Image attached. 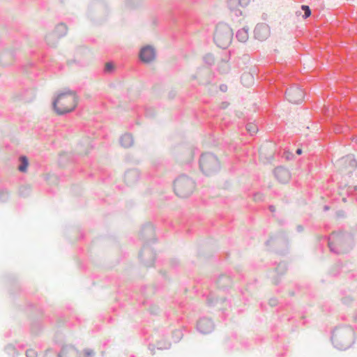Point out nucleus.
Wrapping results in <instances>:
<instances>
[{"label":"nucleus","mask_w":357,"mask_h":357,"mask_svg":"<svg viewBox=\"0 0 357 357\" xmlns=\"http://www.w3.org/2000/svg\"><path fill=\"white\" fill-rule=\"evenodd\" d=\"M76 96L73 93L60 94L54 102V107L58 114H62L70 112L76 106Z\"/></svg>","instance_id":"obj_1"},{"label":"nucleus","mask_w":357,"mask_h":357,"mask_svg":"<svg viewBox=\"0 0 357 357\" xmlns=\"http://www.w3.org/2000/svg\"><path fill=\"white\" fill-rule=\"evenodd\" d=\"M199 165L200 168L204 173H208L218 167V162L213 155L206 153L201 156Z\"/></svg>","instance_id":"obj_2"},{"label":"nucleus","mask_w":357,"mask_h":357,"mask_svg":"<svg viewBox=\"0 0 357 357\" xmlns=\"http://www.w3.org/2000/svg\"><path fill=\"white\" fill-rule=\"evenodd\" d=\"M286 98L289 102L298 104L304 98V91L299 87H291L286 91Z\"/></svg>","instance_id":"obj_3"},{"label":"nucleus","mask_w":357,"mask_h":357,"mask_svg":"<svg viewBox=\"0 0 357 357\" xmlns=\"http://www.w3.org/2000/svg\"><path fill=\"white\" fill-rule=\"evenodd\" d=\"M254 33L257 39L264 40L269 36L270 29L266 24H259L255 27Z\"/></svg>","instance_id":"obj_4"},{"label":"nucleus","mask_w":357,"mask_h":357,"mask_svg":"<svg viewBox=\"0 0 357 357\" xmlns=\"http://www.w3.org/2000/svg\"><path fill=\"white\" fill-rule=\"evenodd\" d=\"M139 56L142 61L150 62L155 58V51L151 47H144L141 50Z\"/></svg>","instance_id":"obj_5"},{"label":"nucleus","mask_w":357,"mask_h":357,"mask_svg":"<svg viewBox=\"0 0 357 357\" xmlns=\"http://www.w3.org/2000/svg\"><path fill=\"white\" fill-rule=\"evenodd\" d=\"M59 357H79L77 351L71 347H64L60 354H59Z\"/></svg>","instance_id":"obj_6"},{"label":"nucleus","mask_w":357,"mask_h":357,"mask_svg":"<svg viewBox=\"0 0 357 357\" xmlns=\"http://www.w3.org/2000/svg\"><path fill=\"white\" fill-rule=\"evenodd\" d=\"M275 175L277 178L281 182H285L289 178V172L281 167L276 168L275 170Z\"/></svg>","instance_id":"obj_7"},{"label":"nucleus","mask_w":357,"mask_h":357,"mask_svg":"<svg viewBox=\"0 0 357 357\" xmlns=\"http://www.w3.org/2000/svg\"><path fill=\"white\" fill-rule=\"evenodd\" d=\"M121 144L124 147H129L132 144V137L131 135L126 134L120 139Z\"/></svg>","instance_id":"obj_8"},{"label":"nucleus","mask_w":357,"mask_h":357,"mask_svg":"<svg viewBox=\"0 0 357 357\" xmlns=\"http://www.w3.org/2000/svg\"><path fill=\"white\" fill-rule=\"evenodd\" d=\"M236 38L242 43L245 42L248 39V31L245 29H239L236 33Z\"/></svg>","instance_id":"obj_9"},{"label":"nucleus","mask_w":357,"mask_h":357,"mask_svg":"<svg viewBox=\"0 0 357 357\" xmlns=\"http://www.w3.org/2000/svg\"><path fill=\"white\" fill-rule=\"evenodd\" d=\"M183 186V183L181 181L177 180L174 183V190L176 193L180 196L183 197L185 195V193L181 190V187Z\"/></svg>","instance_id":"obj_10"},{"label":"nucleus","mask_w":357,"mask_h":357,"mask_svg":"<svg viewBox=\"0 0 357 357\" xmlns=\"http://www.w3.org/2000/svg\"><path fill=\"white\" fill-rule=\"evenodd\" d=\"M20 160L21 162V165L19 166L18 169L20 172H25L28 167L27 158L25 156H22L20 157Z\"/></svg>","instance_id":"obj_11"},{"label":"nucleus","mask_w":357,"mask_h":357,"mask_svg":"<svg viewBox=\"0 0 357 357\" xmlns=\"http://www.w3.org/2000/svg\"><path fill=\"white\" fill-rule=\"evenodd\" d=\"M246 130L251 135L255 134L257 132V126L254 123H249L246 125Z\"/></svg>","instance_id":"obj_12"},{"label":"nucleus","mask_w":357,"mask_h":357,"mask_svg":"<svg viewBox=\"0 0 357 357\" xmlns=\"http://www.w3.org/2000/svg\"><path fill=\"white\" fill-rule=\"evenodd\" d=\"M301 8H302V10H304V12H305V14H304V15H303V17H304L305 19L310 16V15H311V10H310V9L309 6H305V5H303V6H301Z\"/></svg>","instance_id":"obj_13"},{"label":"nucleus","mask_w":357,"mask_h":357,"mask_svg":"<svg viewBox=\"0 0 357 357\" xmlns=\"http://www.w3.org/2000/svg\"><path fill=\"white\" fill-rule=\"evenodd\" d=\"M26 355L27 357H37L36 351L32 349H28L26 352Z\"/></svg>","instance_id":"obj_14"},{"label":"nucleus","mask_w":357,"mask_h":357,"mask_svg":"<svg viewBox=\"0 0 357 357\" xmlns=\"http://www.w3.org/2000/svg\"><path fill=\"white\" fill-rule=\"evenodd\" d=\"M94 355V352L92 349H87L84 351V356L85 357H92Z\"/></svg>","instance_id":"obj_15"},{"label":"nucleus","mask_w":357,"mask_h":357,"mask_svg":"<svg viewBox=\"0 0 357 357\" xmlns=\"http://www.w3.org/2000/svg\"><path fill=\"white\" fill-rule=\"evenodd\" d=\"M44 357H57L56 354L51 351H48L45 353Z\"/></svg>","instance_id":"obj_16"},{"label":"nucleus","mask_w":357,"mask_h":357,"mask_svg":"<svg viewBox=\"0 0 357 357\" xmlns=\"http://www.w3.org/2000/svg\"><path fill=\"white\" fill-rule=\"evenodd\" d=\"M113 69V64L112 63H107L105 65V70L111 71Z\"/></svg>","instance_id":"obj_17"},{"label":"nucleus","mask_w":357,"mask_h":357,"mask_svg":"<svg viewBox=\"0 0 357 357\" xmlns=\"http://www.w3.org/2000/svg\"><path fill=\"white\" fill-rule=\"evenodd\" d=\"M328 245H329V247H330V248H331V250L332 251L337 252V251H336V250H334V248H333V243H332V241H331V237H330V238H329Z\"/></svg>","instance_id":"obj_18"},{"label":"nucleus","mask_w":357,"mask_h":357,"mask_svg":"<svg viewBox=\"0 0 357 357\" xmlns=\"http://www.w3.org/2000/svg\"><path fill=\"white\" fill-rule=\"evenodd\" d=\"M205 323H206V321H204V320L200 321L198 323V328H199V330H202V325H204Z\"/></svg>","instance_id":"obj_19"},{"label":"nucleus","mask_w":357,"mask_h":357,"mask_svg":"<svg viewBox=\"0 0 357 357\" xmlns=\"http://www.w3.org/2000/svg\"><path fill=\"white\" fill-rule=\"evenodd\" d=\"M296 153L298 154H301V149H297Z\"/></svg>","instance_id":"obj_20"},{"label":"nucleus","mask_w":357,"mask_h":357,"mask_svg":"<svg viewBox=\"0 0 357 357\" xmlns=\"http://www.w3.org/2000/svg\"><path fill=\"white\" fill-rule=\"evenodd\" d=\"M248 0H240V3H241L242 1H243L245 3L248 1Z\"/></svg>","instance_id":"obj_21"},{"label":"nucleus","mask_w":357,"mask_h":357,"mask_svg":"<svg viewBox=\"0 0 357 357\" xmlns=\"http://www.w3.org/2000/svg\"><path fill=\"white\" fill-rule=\"evenodd\" d=\"M225 89H227V86H225V87L221 88L222 91H224V90H225Z\"/></svg>","instance_id":"obj_22"},{"label":"nucleus","mask_w":357,"mask_h":357,"mask_svg":"<svg viewBox=\"0 0 357 357\" xmlns=\"http://www.w3.org/2000/svg\"><path fill=\"white\" fill-rule=\"evenodd\" d=\"M225 89H227V86H225V87L221 88L222 91H224V90H225Z\"/></svg>","instance_id":"obj_23"},{"label":"nucleus","mask_w":357,"mask_h":357,"mask_svg":"<svg viewBox=\"0 0 357 357\" xmlns=\"http://www.w3.org/2000/svg\"><path fill=\"white\" fill-rule=\"evenodd\" d=\"M225 89H227V86H225V87L221 88L222 91H224V90H225Z\"/></svg>","instance_id":"obj_24"},{"label":"nucleus","mask_w":357,"mask_h":357,"mask_svg":"<svg viewBox=\"0 0 357 357\" xmlns=\"http://www.w3.org/2000/svg\"><path fill=\"white\" fill-rule=\"evenodd\" d=\"M270 209H271V211H273V206H271Z\"/></svg>","instance_id":"obj_25"}]
</instances>
